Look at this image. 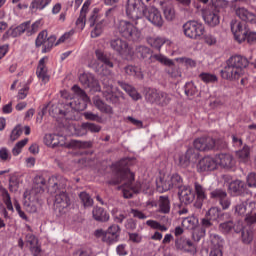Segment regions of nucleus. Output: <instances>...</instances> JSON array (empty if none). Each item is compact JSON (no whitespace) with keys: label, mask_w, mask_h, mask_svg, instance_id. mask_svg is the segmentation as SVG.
Wrapping results in <instances>:
<instances>
[{"label":"nucleus","mask_w":256,"mask_h":256,"mask_svg":"<svg viewBox=\"0 0 256 256\" xmlns=\"http://www.w3.org/2000/svg\"><path fill=\"white\" fill-rule=\"evenodd\" d=\"M79 197L84 207H93V199L87 192H81Z\"/></svg>","instance_id":"bf43d9fd"},{"label":"nucleus","mask_w":256,"mask_h":256,"mask_svg":"<svg viewBox=\"0 0 256 256\" xmlns=\"http://www.w3.org/2000/svg\"><path fill=\"white\" fill-rule=\"evenodd\" d=\"M217 168V162L211 157H204L197 164V170L199 173H205V171H214Z\"/></svg>","instance_id":"412c9836"},{"label":"nucleus","mask_w":256,"mask_h":256,"mask_svg":"<svg viewBox=\"0 0 256 256\" xmlns=\"http://www.w3.org/2000/svg\"><path fill=\"white\" fill-rule=\"evenodd\" d=\"M124 72L130 77H136V79H143V72L141 68L133 65H128L124 67Z\"/></svg>","instance_id":"58836bf2"},{"label":"nucleus","mask_w":256,"mask_h":256,"mask_svg":"<svg viewBox=\"0 0 256 256\" xmlns=\"http://www.w3.org/2000/svg\"><path fill=\"white\" fill-rule=\"evenodd\" d=\"M236 15L241 19L242 21H245L246 23H256V15L246 8H238L236 9Z\"/></svg>","instance_id":"b1692460"},{"label":"nucleus","mask_w":256,"mask_h":256,"mask_svg":"<svg viewBox=\"0 0 256 256\" xmlns=\"http://www.w3.org/2000/svg\"><path fill=\"white\" fill-rule=\"evenodd\" d=\"M186 157H188V161L190 163H195L196 161H199V151L195 148H189L186 151Z\"/></svg>","instance_id":"864d4df0"},{"label":"nucleus","mask_w":256,"mask_h":256,"mask_svg":"<svg viewBox=\"0 0 256 256\" xmlns=\"http://www.w3.org/2000/svg\"><path fill=\"white\" fill-rule=\"evenodd\" d=\"M29 27H31V21L23 22L18 26H12L3 34L2 38L4 40H7L10 37H12V39L21 37V35L25 33V31L27 32V29H29Z\"/></svg>","instance_id":"dca6fc26"},{"label":"nucleus","mask_w":256,"mask_h":256,"mask_svg":"<svg viewBox=\"0 0 256 256\" xmlns=\"http://www.w3.org/2000/svg\"><path fill=\"white\" fill-rule=\"evenodd\" d=\"M249 203L247 201H241L233 206L234 215L237 217H245L247 215V207Z\"/></svg>","instance_id":"c9c22d12"},{"label":"nucleus","mask_w":256,"mask_h":256,"mask_svg":"<svg viewBox=\"0 0 256 256\" xmlns=\"http://www.w3.org/2000/svg\"><path fill=\"white\" fill-rule=\"evenodd\" d=\"M79 81L83 85V87H85V89H89L93 87L95 83V78L89 74H81L79 76Z\"/></svg>","instance_id":"79ce46f5"},{"label":"nucleus","mask_w":256,"mask_h":256,"mask_svg":"<svg viewBox=\"0 0 256 256\" xmlns=\"http://www.w3.org/2000/svg\"><path fill=\"white\" fill-rule=\"evenodd\" d=\"M129 163H131L129 158H123L110 166L112 178L108 181V185H121L125 181V188L123 189L124 199H131L134 193L141 191L139 184L133 186L135 173L129 169Z\"/></svg>","instance_id":"f257e3e1"},{"label":"nucleus","mask_w":256,"mask_h":256,"mask_svg":"<svg viewBox=\"0 0 256 256\" xmlns=\"http://www.w3.org/2000/svg\"><path fill=\"white\" fill-rule=\"evenodd\" d=\"M248 212H246L245 221L248 225H255L256 223V202L248 204Z\"/></svg>","instance_id":"c756f323"},{"label":"nucleus","mask_w":256,"mask_h":256,"mask_svg":"<svg viewBox=\"0 0 256 256\" xmlns=\"http://www.w3.org/2000/svg\"><path fill=\"white\" fill-rule=\"evenodd\" d=\"M194 197H196L194 207L201 209L203 203L207 201V188L203 187L199 182H194Z\"/></svg>","instance_id":"a211bd4d"},{"label":"nucleus","mask_w":256,"mask_h":256,"mask_svg":"<svg viewBox=\"0 0 256 256\" xmlns=\"http://www.w3.org/2000/svg\"><path fill=\"white\" fill-rule=\"evenodd\" d=\"M119 237H121V227L117 224H113L105 231L102 241L106 243V245H115V243L119 241Z\"/></svg>","instance_id":"2eb2a0df"},{"label":"nucleus","mask_w":256,"mask_h":256,"mask_svg":"<svg viewBox=\"0 0 256 256\" xmlns=\"http://www.w3.org/2000/svg\"><path fill=\"white\" fill-rule=\"evenodd\" d=\"M82 127L87 131H90V133H99V131H101V126L95 123L86 122L82 124Z\"/></svg>","instance_id":"69168bd1"},{"label":"nucleus","mask_w":256,"mask_h":256,"mask_svg":"<svg viewBox=\"0 0 256 256\" xmlns=\"http://www.w3.org/2000/svg\"><path fill=\"white\" fill-rule=\"evenodd\" d=\"M25 243L26 246L31 249V247H36L37 245H39V240L37 239V237H35V235L27 234L25 238Z\"/></svg>","instance_id":"e2e57ef3"},{"label":"nucleus","mask_w":256,"mask_h":256,"mask_svg":"<svg viewBox=\"0 0 256 256\" xmlns=\"http://www.w3.org/2000/svg\"><path fill=\"white\" fill-rule=\"evenodd\" d=\"M206 216L211 221H219V219H221V209L217 207H211L206 213Z\"/></svg>","instance_id":"a18cd8bd"},{"label":"nucleus","mask_w":256,"mask_h":256,"mask_svg":"<svg viewBox=\"0 0 256 256\" xmlns=\"http://www.w3.org/2000/svg\"><path fill=\"white\" fill-rule=\"evenodd\" d=\"M217 163L224 169H233L235 167V158L231 154L221 153L217 157Z\"/></svg>","instance_id":"4be33fe9"},{"label":"nucleus","mask_w":256,"mask_h":256,"mask_svg":"<svg viewBox=\"0 0 256 256\" xmlns=\"http://www.w3.org/2000/svg\"><path fill=\"white\" fill-rule=\"evenodd\" d=\"M91 6V0H86L81 8L80 16L76 20V25L81 27V29H85V22L87 21V12L89 11V7Z\"/></svg>","instance_id":"393cba45"},{"label":"nucleus","mask_w":256,"mask_h":256,"mask_svg":"<svg viewBox=\"0 0 256 256\" xmlns=\"http://www.w3.org/2000/svg\"><path fill=\"white\" fill-rule=\"evenodd\" d=\"M158 211L159 213H164V215L171 213V201L169 200V196L159 197Z\"/></svg>","instance_id":"bb28decb"},{"label":"nucleus","mask_w":256,"mask_h":256,"mask_svg":"<svg viewBox=\"0 0 256 256\" xmlns=\"http://www.w3.org/2000/svg\"><path fill=\"white\" fill-rule=\"evenodd\" d=\"M146 100L149 103L159 105V107H167V105L171 103V95H169L167 92L152 89L146 93Z\"/></svg>","instance_id":"9d476101"},{"label":"nucleus","mask_w":256,"mask_h":256,"mask_svg":"<svg viewBox=\"0 0 256 256\" xmlns=\"http://www.w3.org/2000/svg\"><path fill=\"white\" fill-rule=\"evenodd\" d=\"M249 67V60L242 55H233L226 60V65L220 71L222 79L239 81L243 77V70Z\"/></svg>","instance_id":"7ed1b4c3"},{"label":"nucleus","mask_w":256,"mask_h":256,"mask_svg":"<svg viewBox=\"0 0 256 256\" xmlns=\"http://www.w3.org/2000/svg\"><path fill=\"white\" fill-rule=\"evenodd\" d=\"M1 195L3 199V203L6 205V208L8 209V211L14 212L15 209L13 208V202H11V195L9 194V191L3 188L1 190Z\"/></svg>","instance_id":"37998d69"},{"label":"nucleus","mask_w":256,"mask_h":256,"mask_svg":"<svg viewBox=\"0 0 256 256\" xmlns=\"http://www.w3.org/2000/svg\"><path fill=\"white\" fill-rule=\"evenodd\" d=\"M246 185L250 189H256V172H250L246 177Z\"/></svg>","instance_id":"338daca9"},{"label":"nucleus","mask_w":256,"mask_h":256,"mask_svg":"<svg viewBox=\"0 0 256 256\" xmlns=\"http://www.w3.org/2000/svg\"><path fill=\"white\" fill-rule=\"evenodd\" d=\"M126 15L129 19H137L138 21H143L144 16L158 29H161L165 23L161 11L153 6L147 8L143 0H127Z\"/></svg>","instance_id":"f03ea898"},{"label":"nucleus","mask_w":256,"mask_h":256,"mask_svg":"<svg viewBox=\"0 0 256 256\" xmlns=\"http://www.w3.org/2000/svg\"><path fill=\"white\" fill-rule=\"evenodd\" d=\"M47 60V57L41 58L38 62V66L36 69V75L38 79L42 83H44V85H46V83H49V79H51V76H49V70L47 69V65H45Z\"/></svg>","instance_id":"6ab92c4d"},{"label":"nucleus","mask_w":256,"mask_h":256,"mask_svg":"<svg viewBox=\"0 0 256 256\" xmlns=\"http://www.w3.org/2000/svg\"><path fill=\"white\" fill-rule=\"evenodd\" d=\"M175 247L178 251H185V253H195L197 251V244L185 236L176 238Z\"/></svg>","instance_id":"f3484780"},{"label":"nucleus","mask_w":256,"mask_h":256,"mask_svg":"<svg viewBox=\"0 0 256 256\" xmlns=\"http://www.w3.org/2000/svg\"><path fill=\"white\" fill-rule=\"evenodd\" d=\"M57 41V36L50 35L47 32V30H42L36 40H35V46L36 47H43L42 53H49L53 47H55Z\"/></svg>","instance_id":"1a4fd4ad"},{"label":"nucleus","mask_w":256,"mask_h":256,"mask_svg":"<svg viewBox=\"0 0 256 256\" xmlns=\"http://www.w3.org/2000/svg\"><path fill=\"white\" fill-rule=\"evenodd\" d=\"M236 157H238L241 163H247L249 157H251V147L245 144L241 150L236 151Z\"/></svg>","instance_id":"e433bc0d"},{"label":"nucleus","mask_w":256,"mask_h":256,"mask_svg":"<svg viewBox=\"0 0 256 256\" xmlns=\"http://www.w3.org/2000/svg\"><path fill=\"white\" fill-rule=\"evenodd\" d=\"M231 31L234 35V39L239 43L247 41L249 45H255L256 32L250 31L247 25L237 20H232L230 23Z\"/></svg>","instance_id":"39448f33"},{"label":"nucleus","mask_w":256,"mask_h":256,"mask_svg":"<svg viewBox=\"0 0 256 256\" xmlns=\"http://www.w3.org/2000/svg\"><path fill=\"white\" fill-rule=\"evenodd\" d=\"M92 215L93 219H95V221H100V223H106V221H109V213H107L104 208L94 207Z\"/></svg>","instance_id":"cd10ccee"},{"label":"nucleus","mask_w":256,"mask_h":256,"mask_svg":"<svg viewBox=\"0 0 256 256\" xmlns=\"http://www.w3.org/2000/svg\"><path fill=\"white\" fill-rule=\"evenodd\" d=\"M156 185L159 193H165L173 189V184H171V179L169 176L167 178H160L159 181L156 182Z\"/></svg>","instance_id":"2f4dec72"},{"label":"nucleus","mask_w":256,"mask_h":256,"mask_svg":"<svg viewBox=\"0 0 256 256\" xmlns=\"http://www.w3.org/2000/svg\"><path fill=\"white\" fill-rule=\"evenodd\" d=\"M95 55L98 61H101V63H103L105 67H107L108 69H113L114 67L113 61H111V58L107 54H105L101 50H96Z\"/></svg>","instance_id":"f704fd0d"},{"label":"nucleus","mask_w":256,"mask_h":256,"mask_svg":"<svg viewBox=\"0 0 256 256\" xmlns=\"http://www.w3.org/2000/svg\"><path fill=\"white\" fill-rule=\"evenodd\" d=\"M44 143L47 145V147H51L52 149H55V147H63V144L59 142V136L55 134H46L44 136Z\"/></svg>","instance_id":"72a5a7b5"},{"label":"nucleus","mask_w":256,"mask_h":256,"mask_svg":"<svg viewBox=\"0 0 256 256\" xmlns=\"http://www.w3.org/2000/svg\"><path fill=\"white\" fill-rule=\"evenodd\" d=\"M49 189H53L55 195L54 207L61 213L64 209H67L71 205V198L67 191L59 190V183L57 182V177L52 176L48 179Z\"/></svg>","instance_id":"423d86ee"},{"label":"nucleus","mask_w":256,"mask_h":256,"mask_svg":"<svg viewBox=\"0 0 256 256\" xmlns=\"http://www.w3.org/2000/svg\"><path fill=\"white\" fill-rule=\"evenodd\" d=\"M209 239L212 249H223V245H225V240L221 236L215 233H210Z\"/></svg>","instance_id":"4c0bfd02"},{"label":"nucleus","mask_w":256,"mask_h":256,"mask_svg":"<svg viewBox=\"0 0 256 256\" xmlns=\"http://www.w3.org/2000/svg\"><path fill=\"white\" fill-rule=\"evenodd\" d=\"M210 199L218 201L223 211H227L231 207V198L227 195V191L216 188L210 192Z\"/></svg>","instance_id":"ddd939ff"},{"label":"nucleus","mask_w":256,"mask_h":256,"mask_svg":"<svg viewBox=\"0 0 256 256\" xmlns=\"http://www.w3.org/2000/svg\"><path fill=\"white\" fill-rule=\"evenodd\" d=\"M110 47L124 57H129L133 55V50L129 47V43L121 38H115L110 41Z\"/></svg>","instance_id":"f8f14e48"},{"label":"nucleus","mask_w":256,"mask_h":256,"mask_svg":"<svg viewBox=\"0 0 256 256\" xmlns=\"http://www.w3.org/2000/svg\"><path fill=\"white\" fill-rule=\"evenodd\" d=\"M103 91L102 95L106 99L107 103H112V105H117L119 103V96L113 93V79L109 76H104L102 78Z\"/></svg>","instance_id":"9b49d317"},{"label":"nucleus","mask_w":256,"mask_h":256,"mask_svg":"<svg viewBox=\"0 0 256 256\" xmlns=\"http://www.w3.org/2000/svg\"><path fill=\"white\" fill-rule=\"evenodd\" d=\"M183 33L188 39H201L205 35V26L195 20L187 21L183 24Z\"/></svg>","instance_id":"6e6552de"},{"label":"nucleus","mask_w":256,"mask_h":256,"mask_svg":"<svg viewBox=\"0 0 256 256\" xmlns=\"http://www.w3.org/2000/svg\"><path fill=\"white\" fill-rule=\"evenodd\" d=\"M178 195L180 202L184 205H191V202L195 201V193L191 187H184Z\"/></svg>","instance_id":"5701e85b"},{"label":"nucleus","mask_w":256,"mask_h":256,"mask_svg":"<svg viewBox=\"0 0 256 256\" xmlns=\"http://www.w3.org/2000/svg\"><path fill=\"white\" fill-rule=\"evenodd\" d=\"M133 20L135 24L127 20H121L117 25V31L123 39L132 41L133 43H139V41H141V30H139V22H141V20Z\"/></svg>","instance_id":"20e7f679"},{"label":"nucleus","mask_w":256,"mask_h":256,"mask_svg":"<svg viewBox=\"0 0 256 256\" xmlns=\"http://www.w3.org/2000/svg\"><path fill=\"white\" fill-rule=\"evenodd\" d=\"M148 43L154 49L161 51V48L165 45V43H169V40H167V38L165 37H155V38H149Z\"/></svg>","instance_id":"a19ab883"},{"label":"nucleus","mask_w":256,"mask_h":256,"mask_svg":"<svg viewBox=\"0 0 256 256\" xmlns=\"http://www.w3.org/2000/svg\"><path fill=\"white\" fill-rule=\"evenodd\" d=\"M193 145L196 151H213V149H221L223 140L215 139L211 136H203L196 138Z\"/></svg>","instance_id":"0eeeda50"},{"label":"nucleus","mask_w":256,"mask_h":256,"mask_svg":"<svg viewBox=\"0 0 256 256\" xmlns=\"http://www.w3.org/2000/svg\"><path fill=\"white\" fill-rule=\"evenodd\" d=\"M83 117L87 121H95L96 123H103V118L99 116V114H95L91 111L84 112Z\"/></svg>","instance_id":"6e6d98bb"},{"label":"nucleus","mask_w":256,"mask_h":256,"mask_svg":"<svg viewBox=\"0 0 256 256\" xmlns=\"http://www.w3.org/2000/svg\"><path fill=\"white\" fill-rule=\"evenodd\" d=\"M93 104L100 111V113H104L105 115H113V107L105 103L98 97H95L93 100Z\"/></svg>","instance_id":"a878e982"},{"label":"nucleus","mask_w":256,"mask_h":256,"mask_svg":"<svg viewBox=\"0 0 256 256\" xmlns=\"http://www.w3.org/2000/svg\"><path fill=\"white\" fill-rule=\"evenodd\" d=\"M199 79H201L203 83H217V76L211 73H201Z\"/></svg>","instance_id":"052dcab7"},{"label":"nucleus","mask_w":256,"mask_h":256,"mask_svg":"<svg viewBox=\"0 0 256 256\" xmlns=\"http://www.w3.org/2000/svg\"><path fill=\"white\" fill-rule=\"evenodd\" d=\"M184 93L187 97H195L197 86L193 82H188L184 86Z\"/></svg>","instance_id":"603ef678"},{"label":"nucleus","mask_w":256,"mask_h":256,"mask_svg":"<svg viewBox=\"0 0 256 256\" xmlns=\"http://www.w3.org/2000/svg\"><path fill=\"white\" fill-rule=\"evenodd\" d=\"M103 33V20L98 22L94 29L91 31L92 39H97V37H101Z\"/></svg>","instance_id":"0e129e2a"},{"label":"nucleus","mask_w":256,"mask_h":256,"mask_svg":"<svg viewBox=\"0 0 256 256\" xmlns=\"http://www.w3.org/2000/svg\"><path fill=\"white\" fill-rule=\"evenodd\" d=\"M245 182L241 180H234L229 184V191L232 195L237 196L243 193Z\"/></svg>","instance_id":"473e14b6"},{"label":"nucleus","mask_w":256,"mask_h":256,"mask_svg":"<svg viewBox=\"0 0 256 256\" xmlns=\"http://www.w3.org/2000/svg\"><path fill=\"white\" fill-rule=\"evenodd\" d=\"M134 55H136L138 59H147L151 56V48L143 45L136 46Z\"/></svg>","instance_id":"ea45409f"},{"label":"nucleus","mask_w":256,"mask_h":256,"mask_svg":"<svg viewBox=\"0 0 256 256\" xmlns=\"http://www.w3.org/2000/svg\"><path fill=\"white\" fill-rule=\"evenodd\" d=\"M164 16L166 21H173V19H175V9L172 7H166L164 9Z\"/></svg>","instance_id":"774afa93"},{"label":"nucleus","mask_w":256,"mask_h":256,"mask_svg":"<svg viewBox=\"0 0 256 256\" xmlns=\"http://www.w3.org/2000/svg\"><path fill=\"white\" fill-rule=\"evenodd\" d=\"M21 181L19 180L18 176L12 175L9 178V191L12 193H17L19 191V185Z\"/></svg>","instance_id":"49530a36"},{"label":"nucleus","mask_w":256,"mask_h":256,"mask_svg":"<svg viewBox=\"0 0 256 256\" xmlns=\"http://www.w3.org/2000/svg\"><path fill=\"white\" fill-rule=\"evenodd\" d=\"M152 59H155V61H158V63H161L162 65H165L166 67H173L175 65V62L173 60L167 58V56L162 54H154L151 56Z\"/></svg>","instance_id":"c03bdc74"},{"label":"nucleus","mask_w":256,"mask_h":256,"mask_svg":"<svg viewBox=\"0 0 256 256\" xmlns=\"http://www.w3.org/2000/svg\"><path fill=\"white\" fill-rule=\"evenodd\" d=\"M238 229H235V233H241L242 242L245 245H249L253 242V232L249 229H243V226H237Z\"/></svg>","instance_id":"7c9ffc66"},{"label":"nucleus","mask_w":256,"mask_h":256,"mask_svg":"<svg viewBox=\"0 0 256 256\" xmlns=\"http://www.w3.org/2000/svg\"><path fill=\"white\" fill-rule=\"evenodd\" d=\"M23 135V128L21 127V124L16 125L10 134V141H17Z\"/></svg>","instance_id":"4d7b16f0"},{"label":"nucleus","mask_w":256,"mask_h":256,"mask_svg":"<svg viewBox=\"0 0 256 256\" xmlns=\"http://www.w3.org/2000/svg\"><path fill=\"white\" fill-rule=\"evenodd\" d=\"M170 178V183L172 185V189H181L183 187V178L179 174H173L171 176H168Z\"/></svg>","instance_id":"de8ad7c7"},{"label":"nucleus","mask_w":256,"mask_h":256,"mask_svg":"<svg viewBox=\"0 0 256 256\" xmlns=\"http://www.w3.org/2000/svg\"><path fill=\"white\" fill-rule=\"evenodd\" d=\"M219 231H221V233H231V231H233V229H235V224H233V221H227V222H223L219 224L218 227Z\"/></svg>","instance_id":"5fc2aeb1"},{"label":"nucleus","mask_w":256,"mask_h":256,"mask_svg":"<svg viewBox=\"0 0 256 256\" xmlns=\"http://www.w3.org/2000/svg\"><path fill=\"white\" fill-rule=\"evenodd\" d=\"M53 0H33L31 3V9H37L38 11H43L47 5H49Z\"/></svg>","instance_id":"8fccbe9b"},{"label":"nucleus","mask_w":256,"mask_h":256,"mask_svg":"<svg viewBox=\"0 0 256 256\" xmlns=\"http://www.w3.org/2000/svg\"><path fill=\"white\" fill-rule=\"evenodd\" d=\"M27 143H29V139L27 138L17 142L12 149V155H14V157H17L21 153V151H23V147H25Z\"/></svg>","instance_id":"3c124183"},{"label":"nucleus","mask_w":256,"mask_h":256,"mask_svg":"<svg viewBox=\"0 0 256 256\" xmlns=\"http://www.w3.org/2000/svg\"><path fill=\"white\" fill-rule=\"evenodd\" d=\"M66 147H83L84 149H91L93 147V142L91 141H86V142H79L72 140L70 144H67Z\"/></svg>","instance_id":"13d9d810"},{"label":"nucleus","mask_w":256,"mask_h":256,"mask_svg":"<svg viewBox=\"0 0 256 256\" xmlns=\"http://www.w3.org/2000/svg\"><path fill=\"white\" fill-rule=\"evenodd\" d=\"M40 27H43V21L36 20L29 28H27L26 30L27 35H35V33L39 31Z\"/></svg>","instance_id":"680f3d73"},{"label":"nucleus","mask_w":256,"mask_h":256,"mask_svg":"<svg viewBox=\"0 0 256 256\" xmlns=\"http://www.w3.org/2000/svg\"><path fill=\"white\" fill-rule=\"evenodd\" d=\"M203 19L206 25L209 27H217L221 23V17L219 16V11L217 9L205 10L203 12Z\"/></svg>","instance_id":"aec40b11"},{"label":"nucleus","mask_w":256,"mask_h":256,"mask_svg":"<svg viewBox=\"0 0 256 256\" xmlns=\"http://www.w3.org/2000/svg\"><path fill=\"white\" fill-rule=\"evenodd\" d=\"M72 91L81 99V101L78 102V105L76 106L73 105V102H70L66 104V107L75 109V111H84V109H87V103H89V96H87V93H85L78 85H74Z\"/></svg>","instance_id":"4468645a"},{"label":"nucleus","mask_w":256,"mask_h":256,"mask_svg":"<svg viewBox=\"0 0 256 256\" xmlns=\"http://www.w3.org/2000/svg\"><path fill=\"white\" fill-rule=\"evenodd\" d=\"M205 233H207V230L205 228L197 227L192 232V239L194 243H199L201 239L205 236Z\"/></svg>","instance_id":"09e8293b"},{"label":"nucleus","mask_w":256,"mask_h":256,"mask_svg":"<svg viewBox=\"0 0 256 256\" xmlns=\"http://www.w3.org/2000/svg\"><path fill=\"white\" fill-rule=\"evenodd\" d=\"M33 191L35 193H45V187H47V180L41 175H37L33 180Z\"/></svg>","instance_id":"c85d7f7f"}]
</instances>
